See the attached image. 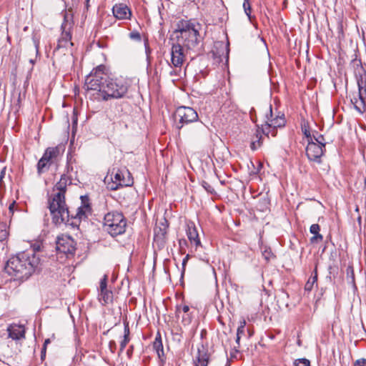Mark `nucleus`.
<instances>
[{"label":"nucleus","mask_w":366,"mask_h":366,"mask_svg":"<svg viewBox=\"0 0 366 366\" xmlns=\"http://www.w3.org/2000/svg\"><path fill=\"white\" fill-rule=\"evenodd\" d=\"M129 37L136 41H140L141 40V35L139 32L137 31H134L129 34Z\"/></svg>","instance_id":"nucleus-35"},{"label":"nucleus","mask_w":366,"mask_h":366,"mask_svg":"<svg viewBox=\"0 0 366 366\" xmlns=\"http://www.w3.org/2000/svg\"><path fill=\"white\" fill-rule=\"evenodd\" d=\"M187 235L192 244H194L196 250L202 247V243L199 237L197 228L193 222L187 224Z\"/></svg>","instance_id":"nucleus-19"},{"label":"nucleus","mask_w":366,"mask_h":366,"mask_svg":"<svg viewBox=\"0 0 366 366\" xmlns=\"http://www.w3.org/2000/svg\"><path fill=\"white\" fill-rule=\"evenodd\" d=\"M153 349L156 352L161 364H164L166 361V357L164 352V347L162 341V337L159 332L157 333L153 342Z\"/></svg>","instance_id":"nucleus-21"},{"label":"nucleus","mask_w":366,"mask_h":366,"mask_svg":"<svg viewBox=\"0 0 366 366\" xmlns=\"http://www.w3.org/2000/svg\"><path fill=\"white\" fill-rule=\"evenodd\" d=\"M182 242H184V244L187 243L185 239L179 240V244L182 245Z\"/></svg>","instance_id":"nucleus-51"},{"label":"nucleus","mask_w":366,"mask_h":366,"mask_svg":"<svg viewBox=\"0 0 366 366\" xmlns=\"http://www.w3.org/2000/svg\"><path fill=\"white\" fill-rule=\"evenodd\" d=\"M209 354L203 345L197 347V354L195 357L197 364L195 366H207L209 363Z\"/></svg>","instance_id":"nucleus-22"},{"label":"nucleus","mask_w":366,"mask_h":366,"mask_svg":"<svg viewBox=\"0 0 366 366\" xmlns=\"http://www.w3.org/2000/svg\"><path fill=\"white\" fill-rule=\"evenodd\" d=\"M15 202H13L11 204H10L9 207V212L11 214H14V207Z\"/></svg>","instance_id":"nucleus-46"},{"label":"nucleus","mask_w":366,"mask_h":366,"mask_svg":"<svg viewBox=\"0 0 366 366\" xmlns=\"http://www.w3.org/2000/svg\"><path fill=\"white\" fill-rule=\"evenodd\" d=\"M207 131L206 126L202 122H198L191 131V137L194 139H198L206 134Z\"/></svg>","instance_id":"nucleus-23"},{"label":"nucleus","mask_w":366,"mask_h":366,"mask_svg":"<svg viewBox=\"0 0 366 366\" xmlns=\"http://www.w3.org/2000/svg\"><path fill=\"white\" fill-rule=\"evenodd\" d=\"M71 28V24L68 22L66 20H64L61 24L62 33L61 38L58 41L57 49H68L73 46V43L71 42V34L70 33Z\"/></svg>","instance_id":"nucleus-17"},{"label":"nucleus","mask_w":366,"mask_h":366,"mask_svg":"<svg viewBox=\"0 0 366 366\" xmlns=\"http://www.w3.org/2000/svg\"><path fill=\"white\" fill-rule=\"evenodd\" d=\"M354 73L357 79L358 93L357 97L351 99L354 108L360 114L366 110V71L362 66L360 60L354 59L352 61Z\"/></svg>","instance_id":"nucleus-4"},{"label":"nucleus","mask_w":366,"mask_h":366,"mask_svg":"<svg viewBox=\"0 0 366 366\" xmlns=\"http://www.w3.org/2000/svg\"><path fill=\"white\" fill-rule=\"evenodd\" d=\"M174 74H175V71L174 70L170 71V74L171 75H173Z\"/></svg>","instance_id":"nucleus-52"},{"label":"nucleus","mask_w":366,"mask_h":366,"mask_svg":"<svg viewBox=\"0 0 366 366\" xmlns=\"http://www.w3.org/2000/svg\"><path fill=\"white\" fill-rule=\"evenodd\" d=\"M5 168H4L1 171V173H0V185H1L2 184V182H3V179L4 177V175H5Z\"/></svg>","instance_id":"nucleus-45"},{"label":"nucleus","mask_w":366,"mask_h":366,"mask_svg":"<svg viewBox=\"0 0 366 366\" xmlns=\"http://www.w3.org/2000/svg\"><path fill=\"white\" fill-rule=\"evenodd\" d=\"M317 134H318L317 133ZM312 137L313 142H315V139H317V135H313Z\"/></svg>","instance_id":"nucleus-50"},{"label":"nucleus","mask_w":366,"mask_h":366,"mask_svg":"<svg viewBox=\"0 0 366 366\" xmlns=\"http://www.w3.org/2000/svg\"><path fill=\"white\" fill-rule=\"evenodd\" d=\"M189 257H190V255H189V254H187L185 256V257L183 259V260H182V274H183V273L184 272V271H185V267H186V264H187V262H188V260H189Z\"/></svg>","instance_id":"nucleus-42"},{"label":"nucleus","mask_w":366,"mask_h":366,"mask_svg":"<svg viewBox=\"0 0 366 366\" xmlns=\"http://www.w3.org/2000/svg\"><path fill=\"white\" fill-rule=\"evenodd\" d=\"M40 263L35 249H31L11 257L4 267L5 272L15 280L28 279Z\"/></svg>","instance_id":"nucleus-1"},{"label":"nucleus","mask_w":366,"mask_h":366,"mask_svg":"<svg viewBox=\"0 0 366 366\" xmlns=\"http://www.w3.org/2000/svg\"><path fill=\"white\" fill-rule=\"evenodd\" d=\"M109 78L107 67L101 64L93 69L90 74L86 76L85 86L87 90L97 91L98 97L101 99Z\"/></svg>","instance_id":"nucleus-5"},{"label":"nucleus","mask_w":366,"mask_h":366,"mask_svg":"<svg viewBox=\"0 0 366 366\" xmlns=\"http://www.w3.org/2000/svg\"><path fill=\"white\" fill-rule=\"evenodd\" d=\"M234 357V354L231 353V357Z\"/></svg>","instance_id":"nucleus-55"},{"label":"nucleus","mask_w":366,"mask_h":366,"mask_svg":"<svg viewBox=\"0 0 366 366\" xmlns=\"http://www.w3.org/2000/svg\"><path fill=\"white\" fill-rule=\"evenodd\" d=\"M89 207L88 204H83L82 206L81 207H79L77 209H76V214L74 215L73 214H71V212L69 210V217H71V218H74V219H78L79 220L82 219H84L86 217V212L87 210H89Z\"/></svg>","instance_id":"nucleus-25"},{"label":"nucleus","mask_w":366,"mask_h":366,"mask_svg":"<svg viewBox=\"0 0 366 366\" xmlns=\"http://www.w3.org/2000/svg\"><path fill=\"white\" fill-rule=\"evenodd\" d=\"M355 366H366V359L361 358L357 360L355 362Z\"/></svg>","instance_id":"nucleus-40"},{"label":"nucleus","mask_w":366,"mask_h":366,"mask_svg":"<svg viewBox=\"0 0 366 366\" xmlns=\"http://www.w3.org/2000/svg\"><path fill=\"white\" fill-rule=\"evenodd\" d=\"M30 62H31V64H34V61L32 59H31V60H30Z\"/></svg>","instance_id":"nucleus-56"},{"label":"nucleus","mask_w":366,"mask_h":366,"mask_svg":"<svg viewBox=\"0 0 366 366\" xmlns=\"http://www.w3.org/2000/svg\"><path fill=\"white\" fill-rule=\"evenodd\" d=\"M365 187L366 188V177H365Z\"/></svg>","instance_id":"nucleus-54"},{"label":"nucleus","mask_w":366,"mask_h":366,"mask_svg":"<svg viewBox=\"0 0 366 366\" xmlns=\"http://www.w3.org/2000/svg\"><path fill=\"white\" fill-rule=\"evenodd\" d=\"M64 151V147L61 145L48 147L37 163L38 172L41 174L47 171L51 164H57Z\"/></svg>","instance_id":"nucleus-7"},{"label":"nucleus","mask_w":366,"mask_h":366,"mask_svg":"<svg viewBox=\"0 0 366 366\" xmlns=\"http://www.w3.org/2000/svg\"><path fill=\"white\" fill-rule=\"evenodd\" d=\"M352 282H354V274H353V272L352 271Z\"/></svg>","instance_id":"nucleus-53"},{"label":"nucleus","mask_w":366,"mask_h":366,"mask_svg":"<svg viewBox=\"0 0 366 366\" xmlns=\"http://www.w3.org/2000/svg\"><path fill=\"white\" fill-rule=\"evenodd\" d=\"M115 169H113L112 175L114 174ZM112 182L107 183V188L110 190H117L122 187H129L133 184V179L128 169H117L114 177H111Z\"/></svg>","instance_id":"nucleus-9"},{"label":"nucleus","mask_w":366,"mask_h":366,"mask_svg":"<svg viewBox=\"0 0 366 366\" xmlns=\"http://www.w3.org/2000/svg\"><path fill=\"white\" fill-rule=\"evenodd\" d=\"M239 340H240V337L237 335L236 342L237 343V345H239Z\"/></svg>","instance_id":"nucleus-49"},{"label":"nucleus","mask_w":366,"mask_h":366,"mask_svg":"<svg viewBox=\"0 0 366 366\" xmlns=\"http://www.w3.org/2000/svg\"><path fill=\"white\" fill-rule=\"evenodd\" d=\"M262 255L265 259L269 260L272 256V252H271L270 249H265L262 252Z\"/></svg>","instance_id":"nucleus-37"},{"label":"nucleus","mask_w":366,"mask_h":366,"mask_svg":"<svg viewBox=\"0 0 366 366\" xmlns=\"http://www.w3.org/2000/svg\"><path fill=\"white\" fill-rule=\"evenodd\" d=\"M74 240L69 236L58 237L56 240V249L66 254H73L76 250Z\"/></svg>","instance_id":"nucleus-14"},{"label":"nucleus","mask_w":366,"mask_h":366,"mask_svg":"<svg viewBox=\"0 0 366 366\" xmlns=\"http://www.w3.org/2000/svg\"><path fill=\"white\" fill-rule=\"evenodd\" d=\"M46 350L42 349L41 353L45 352Z\"/></svg>","instance_id":"nucleus-57"},{"label":"nucleus","mask_w":366,"mask_h":366,"mask_svg":"<svg viewBox=\"0 0 366 366\" xmlns=\"http://www.w3.org/2000/svg\"><path fill=\"white\" fill-rule=\"evenodd\" d=\"M285 124V119L284 115L277 116L274 119H269L267 114H265L264 124L262 125L261 132L266 136H269L271 133L272 136L274 137L276 134L275 129L277 127H284Z\"/></svg>","instance_id":"nucleus-11"},{"label":"nucleus","mask_w":366,"mask_h":366,"mask_svg":"<svg viewBox=\"0 0 366 366\" xmlns=\"http://www.w3.org/2000/svg\"><path fill=\"white\" fill-rule=\"evenodd\" d=\"M174 119L177 129H180L184 124L197 122L198 114L192 107H179L176 109Z\"/></svg>","instance_id":"nucleus-10"},{"label":"nucleus","mask_w":366,"mask_h":366,"mask_svg":"<svg viewBox=\"0 0 366 366\" xmlns=\"http://www.w3.org/2000/svg\"><path fill=\"white\" fill-rule=\"evenodd\" d=\"M295 366H310V362L306 358H301L295 360L294 362Z\"/></svg>","instance_id":"nucleus-27"},{"label":"nucleus","mask_w":366,"mask_h":366,"mask_svg":"<svg viewBox=\"0 0 366 366\" xmlns=\"http://www.w3.org/2000/svg\"><path fill=\"white\" fill-rule=\"evenodd\" d=\"M168 223L166 219L157 225L154 229V242L157 244V247L161 249L164 247L167 239Z\"/></svg>","instance_id":"nucleus-16"},{"label":"nucleus","mask_w":366,"mask_h":366,"mask_svg":"<svg viewBox=\"0 0 366 366\" xmlns=\"http://www.w3.org/2000/svg\"><path fill=\"white\" fill-rule=\"evenodd\" d=\"M144 46H145V51H146V54L147 55V56L149 55V54L151 53V50L149 49V44H148V41L147 40H145L144 41Z\"/></svg>","instance_id":"nucleus-44"},{"label":"nucleus","mask_w":366,"mask_h":366,"mask_svg":"<svg viewBox=\"0 0 366 366\" xmlns=\"http://www.w3.org/2000/svg\"><path fill=\"white\" fill-rule=\"evenodd\" d=\"M71 183V179L66 175H61L60 180L54 187L57 192L49 201V209L52 216V221L56 225L69 222V212L65 202V193L67 185Z\"/></svg>","instance_id":"nucleus-2"},{"label":"nucleus","mask_w":366,"mask_h":366,"mask_svg":"<svg viewBox=\"0 0 366 366\" xmlns=\"http://www.w3.org/2000/svg\"><path fill=\"white\" fill-rule=\"evenodd\" d=\"M254 112H255V111H254V108H252V109H251V110H250V112H249V114H250L251 118H252V121H254V117H253V113H254Z\"/></svg>","instance_id":"nucleus-47"},{"label":"nucleus","mask_w":366,"mask_h":366,"mask_svg":"<svg viewBox=\"0 0 366 366\" xmlns=\"http://www.w3.org/2000/svg\"><path fill=\"white\" fill-rule=\"evenodd\" d=\"M184 46L173 43L171 49V61L174 67H181L185 60Z\"/></svg>","instance_id":"nucleus-15"},{"label":"nucleus","mask_w":366,"mask_h":366,"mask_svg":"<svg viewBox=\"0 0 366 366\" xmlns=\"http://www.w3.org/2000/svg\"><path fill=\"white\" fill-rule=\"evenodd\" d=\"M108 276L104 274L100 280L98 299L103 305H107L113 302V292L107 289Z\"/></svg>","instance_id":"nucleus-13"},{"label":"nucleus","mask_w":366,"mask_h":366,"mask_svg":"<svg viewBox=\"0 0 366 366\" xmlns=\"http://www.w3.org/2000/svg\"><path fill=\"white\" fill-rule=\"evenodd\" d=\"M9 337L13 340H19L25 338V327L22 325L13 324L7 329Z\"/></svg>","instance_id":"nucleus-20"},{"label":"nucleus","mask_w":366,"mask_h":366,"mask_svg":"<svg viewBox=\"0 0 366 366\" xmlns=\"http://www.w3.org/2000/svg\"><path fill=\"white\" fill-rule=\"evenodd\" d=\"M317 266L315 268L314 272H312L311 277L309 278L307 282H306L305 285V290L306 291L310 292L312 289L314 285H317Z\"/></svg>","instance_id":"nucleus-26"},{"label":"nucleus","mask_w":366,"mask_h":366,"mask_svg":"<svg viewBox=\"0 0 366 366\" xmlns=\"http://www.w3.org/2000/svg\"><path fill=\"white\" fill-rule=\"evenodd\" d=\"M217 46L219 47H221L224 49V51H225V56H226V58L228 59L229 57V43H227V44H224L223 42H218L217 43Z\"/></svg>","instance_id":"nucleus-33"},{"label":"nucleus","mask_w":366,"mask_h":366,"mask_svg":"<svg viewBox=\"0 0 366 366\" xmlns=\"http://www.w3.org/2000/svg\"><path fill=\"white\" fill-rule=\"evenodd\" d=\"M8 232L5 229H0V241H4L6 239Z\"/></svg>","instance_id":"nucleus-41"},{"label":"nucleus","mask_w":366,"mask_h":366,"mask_svg":"<svg viewBox=\"0 0 366 366\" xmlns=\"http://www.w3.org/2000/svg\"><path fill=\"white\" fill-rule=\"evenodd\" d=\"M101 99L107 101L110 99H119L123 97L128 91V84L123 79H109Z\"/></svg>","instance_id":"nucleus-8"},{"label":"nucleus","mask_w":366,"mask_h":366,"mask_svg":"<svg viewBox=\"0 0 366 366\" xmlns=\"http://www.w3.org/2000/svg\"><path fill=\"white\" fill-rule=\"evenodd\" d=\"M50 342V340L49 339H46L45 341H44V350H46V345L47 344H49Z\"/></svg>","instance_id":"nucleus-48"},{"label":"nucleus","mask_w":366,"mask_h":366,"mask_svg":"<svg viewBox=\"0 0 366 366\" xmlns=\"http://www.w3.org/2000/svg\"><path fill=\"white\" fill-rule=\"evenodd\" d=\"M267 114L268 115V117H269V119H274V117H273V114H272V105L269 104L267 108Z\"/></svg>","instance_id":"nucleus-43"},{"label":"nucleus","mask_w":366,"mask_h":366,"mask_svg":"<svg viewBox=\"0 0 366 366\" xmlns=\"http://www.w3.org/2000/svg\"><path fill=\"white\" fill-rule=\"evenodd\" d=\"M181 310L184 313H187L189 310V307L187 305H184L182 307H181V306H177V310H176V312H177V315L180 313Z\"/></svg>","instance_id":"nucleus-38"},{"label":"nucleus","mask_w":366,"mask_h":366,"mask_svg":"<svg viewBox=\"0 0 366 366\" xmlns=\"http://www.w3.org/2000/svg\"><path fill=\"white\" fill-rule=\"evenodd\" d=\"M129 340V337L124 336L123 340L120 342V351H123L125 349Z\"/></svg>","instance_id":"nucleus-34"},{"label":"nucleus","mask_w":366,"mask_h":366,"mask_svg":"<svg viewBox=\"0 0 366 366\" xmlns=\"http://www.w3.org/2000/svg\"><path fill=\"white\" fill-rule=\"evenodd\" d=\"M202 185L207 192H209L210 194L215 193V190H214V187L209 183H208L205 181H203Z\"/></svg>","instance_id":"nucleus-30"},{"label":"nucleus","mask_w":366,"mask_h":366,"mask_svg":"<svg viewBox=\"0 0 366 366\" xmlns=\"http://www.w3.org/2000/svg\"><path fill=\"white\" fill-rule=\"evenodd\" d=\"M325 147L320 144H317L313 140L307 142L306 147V155L310 161L321 163V157L324 154Z\"/></svg>","instance_id":"nucleus-12"},{"label":"nucleus","mask_w":366,"mask_h":366,"mask_svg":"<svg viewBox=\"0 0 366 366\" xmlns=\"http://www.w3.org/2000/svg\"><path fill=\"white\" fill-rule=\"evenodd\" d=\"M297 344H298L299 345H300V340L297 342Z\"/></svg>","instance_id":"nucleus-58"},{"label":"nucleus","mask_w":366,"mask_h":366,"mask_svg":"<svg viewBox=\"0 0 366 366\" xmlns=\"http://www.w3.org/2000/svg\"><path fill=\"white\" fill-rule=\"evenodd\" d=\"M104 227L112 237L122 234L126 231L127 219L122 212H109L104 215Z\"/></svg>","instance_id":"nucleus-6"},{"label":"nucleus","mask_w":366,"mask_h":366,"mask_svg":"<svg viewBox=\"0 0 366 366\" xmlns=\"http://www.w3.org/2000/svg\"><path fill=\"white\" fill-rule=\"evenodd\" d=\"M130 331L129 327V322H124V336L129 337Z\"/></svg>","instance_id":"nucleus-39"},{"label":"nucleus","mask_w":366,"mask_h":366,"mask_svg":"<svg viewBox=\"0 0 366 366\" xmlns=\"http://www.w3.org/2000/svg\"><path fill=\"white\" fill-rule=\"evenodd\" d=\"M302 130L304 135L306 137L307 142L312 140L310 129L306 127L305 124L302 127Z\"/></svg>","instance_id":"nucleus-31"},{"label":"nucleus","mask_w":366,"mask_h":366,"mask_svg":"<svg viewBox=\"0 0 366 366\" xmlns=\"http://www.w3.org/2000/svg\"><path fill=\"white\" fill-rule=\"evenodd\" d=\"M320 227L318 224H313L310 226V232L314 234V236L310 238L312 243L318 242L323 239L322 235L320 234Z\"/></svg>","instance_id":"nucleus-24"},{"label":"nucleus","mask_w":366,"mask_h":366,"mask_svg":"<svg viewBox=\"0 0 366 366\" xmlns=\"http://www.w3.org/2000/svg\"><path fill=\"white\" fill-rule=\"evenodd\" d=\"M114 16L119 20L130 19L132 11L130 9L124 4H117L112 8Z\"/></svg>","instance_id":"nucleus-18"},{"label":"nucleus","mask_w":366,"mask_h":366,"mask_svg":"<svg viewBox=\"0 0 366 366\" xmlns=\"http://www.w3.org/2000/svg\"><path fill=\"white\" fill-rule=\"evenodd\" d=\"M243 8L247 16L250 18L251 6L249 0H244Z\"/></svg>","instance_id":"nucleus-29"},{"label":"nucleus","mask_w":366,"mask_h":366,"mask_svg":"<svg viewBox=\"0 0 366 366\" xmlns=\"http://www.w3.org/2000/svg\"><path fill=\"white\" fill-rule=\"evenodd\" d=\"M89 0H86L87 3L89 2Z\"/></svg>","instance_id":"nucleus-59"},{"label":"nucleus","mask_w":366,"mask_h":366,"mask_svg":"<svg viewBox=\"0 0 366 366\" xmlns=\"http://www.w3.org/2000/svg\"><path fill=\"white\" fill-rule=\"evenodd\" d=\"M246 322L244 320L240 322V325L237 328V335L241 337L242 335L244 333V327H245Z\"/></svg>","instance_id":"nucleus-32"},{"label":"nucleus","mask_w":366,"mask_h":366,"mask_svg":"<svg viewBox=\"0 0 366 366\" xmlns=\"http://www.w3.org/2000/svg\"><path fill=\"white\" fill-rule=\"evenodd\" d=\"M257 137L259 138L257 142H253L251 144L252 149L254 150L257 149V147H260L261 142L260 139L262 138V136L260 135V128L258 127V129L257 130Z\"/></svg>","instance_id":"nucleus-28"},{"label":"nucleus","mask_w":366,"mask_h":366,"mask_svg":"<svg viewBox=\"0 0 366 366\" xmlns=\"http://www.w3.org/2000/svg\"><path fill=\"white\" fill-rule=\"evenodd\" d=\"M201 25L192 20H181L173 31V39L187 50L194 49L202 40L199 34Z\"/></svg>","instance_id":"nucleus-3"},{"label":"nucleus","mask_w":366,"mask_h":366,"mask_svg":"<svg viewBox=\"0 0 366 366\" xmlns=\"http://www.w3.org/2000/svg\"><path fill=\"white\" fill-rule=\"evenodd\" d=\"M315 142L317 144H320L322 147H325V138L321 134H317V139H315Z\"/></svg>","instance_id":"nucleus-36"}]
</instances>
